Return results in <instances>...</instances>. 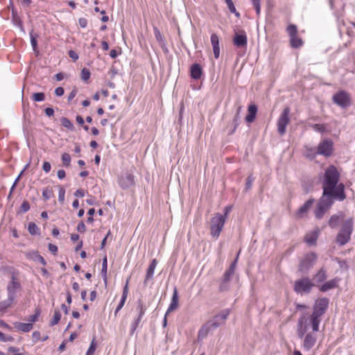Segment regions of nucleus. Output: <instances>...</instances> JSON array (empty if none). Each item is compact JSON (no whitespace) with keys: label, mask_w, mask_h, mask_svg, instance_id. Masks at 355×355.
<instances>
[{"label":"nucleus","mask_w":355,"mask_h":355,"mask_svg":"<svg viewBox=\"0 0 355 355\" xmlns=\"http://www.w3.org/2000/svg\"><path fill=\"white\" fill-rule=\"evenodd\" d=\"M329 304V300L327 297H321L316 300L313 306V313L309 316V324L312 329L311 332L307 333L303 340L302 348L304 352L310 351L315 345L317 336L315 333L319 331V325L322 318L326 313Z\"/></svg>","instance_id":"1"},{"label":"nucleus","mask_w":355,"mask_h":355,"mask_svg":"<svg viewBox=\"0 0 355 355\" xmlns=\"http://www.w3.org/2000/svg\"><path fill=\"white\" fill-rule=\"evenodd\" d=\"M340 173L336 167L331 165L324 171L322 184V194L336 198L339 201H343L346 198L345 185L338 183Z\"/></svg>","instance_id":"2"},{"label":"nucleus","mask_w":355,"mask_h":355,"mask_svg":"<svg viewBox=\"0 0 355 355\" xmlns=\"http://www.w3.org/2000/svg\"><path fill=\"white\" fill-rule=\"evenodd\" d=\"M353 228L354 221L352 218H349L343 223L340 230L336 238V243L338 245L343 246L349 241Z\"/></svg>","instance_id":"3"},{"label":"nucleus","mask_w":355,"mask_h":355,"mask_svg":"<svg viewBox=\"0 0 355 355\" xmlns=\"http://www.w3.org/2000/svg\"><path fill=\"white\" fill-rule=\"evenodd\" d=\"M315 283L308 277H303L294 282L293 291L297 295H303L309 294L314 286Z\"/></svg>","instance_id":"4"},{"label":"nucleus","mask_w":355,"mask_h":355,"mask_svg":"<svg viewBox=\"0 0 355 355\" xmlns=\"http://www.w3.org/2000/svg\"><path fill=\"white\" fill-rule=\"evenodd\" d=\"M225 223V216L217 213L210 221V234L213 238L218 239Z\"/></svg>","instance_id":"5"},{"label":"nucleus","mask_w":355,"mask_h":355,"mask_svg":"<svg viewBox=\"0 0 355 355\" xmlns=\"http://www.w3.org/2000/svg\"><path fill=\"white\" fill-rule=\"evenodd\" d=\"M334 200H336V198L323 194L322 195L315 210V216L318 219H321L323 217L325 211L334 204Z\"/></svg>","instance_id":"6"},{"label":"nucleus","mask_w":355,"mask_h":355,"mask_svg":"<svg viewBox=\"0 0 355 355\" xmlns=\"http://www.w3.org/2000/svg\"><path fill=\"white\" fill-rule=\"evenodd\" d=\"M137 312V316L136 318L134 319V320L131 322L130 324V335H133L135 331L137 330V327H139V323L141 322V320L144 315L146 307L142 301V300H138L137 302V308H136Z\"/></svg>","instance_id":"7"},{"label":"nucleus","mask_w":355,"mask_h":355,"mask_svg":"<svg viewBox=\"0 0 355 355\" xmlns=\"http://www.w3.org/2000/svg\"><path fill=\"white\" fill-rule=\"evenodd\" d=\"M318 154L325 157H331L334 153V142L331 139L324 138L320 141L317 146Z\"/></svg>","instance_id":"8"},{"label":"nucleus","mask_w":355,"mask_h":355,"mask_svg":"<svg viewBox=\"0 0 355 355\" xmlns=\"http://www.w3.org/2000/svg\"><path fill=\"white\" fill-rule=\"evenodd\" d=\"M291 110L288 107H285L281 113L277 120V130L279 135H283L286 130V126L290 122Z\"/></svg>","instance_id":"9"},{"label":"nucleus","mask_w":355,"mask_h":355,"mask_svg":"<svg viewBox=\"0 0 355 355\" xmlns=\"http://www.w3.org/2000/svg\"><path fill=\"white\" fill-rule=\"evenodd\" d=\"M317 259L318 256L314 252H311L306 254L299 264V271L301 272H306L309 271L311 268H313Z\"/></svg>","instance_id":"10"},{"label":"nucleus","mask_w":355,"mask_h":355,"mask_svg":"<svg viewBox=\"0 0 355 355\" xmlns=\"http://www.w3.org/2000/svg\"><path fill=\"white\" fill-rule=\"evenodd\" d=\"M287 33L290 37V44L293 49H297L302 46V40L297 36V28L294 24H290L286 28Z\"/></svg>","instance_id":"11"},{"label":"nucleus","mask_w":355,"mask_h":355,"mask_svg":"<svg viewBox=\"0 0 355 355\" xmlns=\"http://www.w3.org/2000/svg\"><path fill=\"white\" fill-rule=\"evenodd\" d=\"M21 288V286L19 281L14 275H12L11 281L8 284L6 288L8 292V298L14 302L17 297V291H20Z\"/></svg>","instance_id":"12"},{"label":"nucleus","mask_w":355,"mask_h":355,"mask_svg":"<svg viewBox=\"0 0 355 355\" xmlns=\"http://www.w3.org/2000/svg\"><path fill=\"white\" fill-rule=\"evenodd\" d=\"M236 262V259L234 261V263L231 264L230 268L225 272L223 277L219 286V291L220 292H224L229 289L230 277L234 272V267Z\"/></svg>","instance_id":"13"},{"label":"nucleus","mask_w":355,"mask_h":355,"mask_svg":"<svg viewBox=\"0 0 355 355\" xmlns=\"http://www.w3.org/2000/svg\"><path fill=\"white\" fill-rule=\"evenodd\" d=\"M230 311L229 309L223 310L220 313L216 315L211 320L208 322L209 325H211L214 329L218 328L220 325L225 322L228 315H230Z\"/></svg>","instance_id":"14"},{"label":"nucleus","mask_w":355,"mask_h":355,"mask_svg":"<svg viewBox=\"0 0 355 355\" xmlns=\"http://www.w3.org/2000/svg\"><path fill=\"white\" fill-rule=\"evenodd\" d=\"M334 102L343 108L347 107L350 105V98L345 92H340L333 96Z\"/></svg>","instance_id":"15"},{"label":"nucleus","mask_w":355,"mask_h":355,"mask_svg":"<svg viewBox=\"0 0 355 355\" xmlns=\"http://www.w3.org/2000/svg\"><path fill=\"white\" fill-rule=\"evenodd\" d=\"M135 184V177L132 174L126 173L119 179V184L123 189H126Z\"/></svg>","instance_id":"16"},{"label":"nucleus","mask_w":355,"mask_h":355,"mask_svg":"<svg viewBox=\"0 0 355 355\" xmlns=\"http://www.w3.org/2000/svg\"><path fill=\"white\" fill-rule=\"evenodd\" d=\"M310 325L309 322L307 323V320L306 319L304 315L301 316L297 324V334L300 338L303 339L306 334L307 327Z\"/></svg>","instance_id":"17"},{"label":"nucleus","mask_w":355,"mask_h":355,"mask_svg":"<svg viewBox=\"0 0 355 355\" xmlns=\"http://www.w3.org/2000/svg\"><path fill=\"white\" fill-rule=\"evenodd\" d=\"M340 282V279L338 277H335L331 280H329L321 286H319V290L321 292H327L329 290L337 288L338 286V282Z\"/></svg>","instance_id":"18"},{"label":"nucleus","mask_w":355,"mask_h":355,"mask_svg":"<svg viewBox=\"0 0 355 355\" xmlns=\"http://www.w3.org/2000/svg\"><path fill=\"white\" fill-rule=\"evenodd\" d=\"M233 42L234 44L238 48L245 47L248 42L245 33L243 31L241 33H236Z\"/></svg>","instance_id":"19"},{"label":"nucleus","mask_w":355,"mask_h":355,"mask_svg":"<svg viewBox=\"0 0 355 355\" xmlns=\"http://www.w3.org/2000/svg\"><path fill=\"white\" fill-rule=\"evenodd\" d=\"M128 282H129V279H127L125 285L123 288V293H122L121 300L114 311L115 316L117 315L118 312L123 307L124 304L126 301L128 294Z\"/></svg>","instance_id":"20"},{"label":"nucleus","mask_w":355,"mask_h":355,"mask_svg":"<svg viewBox=\"0 0 355 355\" xmlns=\"http://www.w3.org/2000/svg\"><path fill=\"white\" fill-rule=\"evenodd\" d=\"M211 43L213 47L214 58L218 59L220 56L219 37L216 33L211 35Z\"/></svg>","instance_id":"21"},{"label":"nucleus","mask_w":355,"mask_h":355,"mask_svg":"<svg viewBox=\"0 0 355 355\" xmlns=\"http://www.w3.org/2000/svg\"><path fill=\"white\" fill-rule=\"evenodd\" d=\"M178 301H179V297H178V290L175 287L173 289V296L171 298V301L170 305L166 311V315L168 314L169 313H171V311H174L175 309H176L178 308Z\"/></svg>","instance_id":"22"},{"label":"nucleus","mask_w":355,"mask_h":355,"mask_svg":"<svg viewBox=\"0 0 355 355\" xmlns=\"http://www.w3.org/2000/svg\"><path fill=\"white\" fill-rule=\"evenodd\" d=\"M344 218L343 212H340L338 214L332 215L329 220V225L331 228L334 229L338 227L341 220Z\"/></svg>","instance_id":"23"},{"label":"nucleus","mask_w":355,"mask_h":355,"mask_svg":"<svg viewBox=\"0 0 355 355\" xmlns=\"http://www.w3.org/2000/svg\"><path fill=\"white\" fill-rule=\"evenodd\" d=\"M190 72L193 79L198 80L202 74V69L199 64L195 63L191 65Z\"/></svg>","instance_id":"24"},{"label":"nucleus","mask_w":355,"mask_h":355,"mask_svg":"<svg viewBox=\"0 0 355 355\" xmlns=\"http://www.w3.org/2000/svg\"><path fill=\"white\" fill-rule=\"evenodd\" d=\"M327 278V272L324 268H321L314 275L313 279L317 284L324 282Z\"/></svg>","instance_id":"25"},{"label":"nucleus","mask_w":355,"mask_h":355,"mask_svg":"<svg viewBox=\"0 0 355 355\" xmlns=\"http://www.w3.org/2000/svg\"><path fill=\"white\" fill-rule=\"evenodd\" d=\"M12 21L15 26L19 27L21 31L24 32L22 21L13 6H12Z\"/></svg>","instance_id":"26"},{"label":"nucleus","mask_w":355,"mask_h":355,"mask_svg":"<svg viewBox=\"0 0 355 355\" xmlns=\"http://www.w3.org/2000/svg\"><path fill=\"white\" fill-rule=\"evenodd\" d=\"M157 264V260L155 259H153L150 266H148V268L147 269L146 278L144 280V284H147V282L149 279H153Z\"/></svg>","instance_id":"27"},{"label":"nucleus","mask_w":355,"mask_h":355,"mask_svg":"<svg viewBox=\"0 0 355 355\" xmlns=\"http://www.w3.org/2000/svg\"><path fill=\"white\" fill-rule=\"evenodd\" d=\"M314 202L313 198H310L307 201H306L302 206H301L297 210V215L299 217H302L303 215L308 211V210L311 208L313 203Z\"/></svg>","instance_id":"28"},{"label":"nucleus","mask_w":355,"mask_h":355,"mask_svg":"<svg viewBox=\"0 0 355 355\" xmlns=\"http://www.w3.org/2000/svg\"><path fill=\"white\" fill-rule=\"evenodd\" d=\"M248 114L245 116V121L248 123H252L256 118V114L257 112V107L254 104L250 105L248 107Z\"/></svg>","instance_id":"29"},{"label":"nucleus","mask_w":355,"mask_h":355,"mask_svg":"<svg viewBox=\"0 0 355 355\" xmlns=\"http://www.w3.org/2000/svg\"><path fill=\"white\" fill-rule=\"evenodd\" d=\"M14 327L18 331L26 333L29 332L33 329V325L32 323H24L16 322L14 323Z\"/></svg>","instance_id":"30"},{"label":"nucleus","mask_w":355,"mask_h":355,"mask_svg":"<svg viewBox=\"0 0 355 355\" xmlns=\"http://www.w3.org/2000/svg\"><path fill=\"white\" fill-rule=\"evenodd\" d=\"M29 258L35 262H39L43 266H46V262L44 257L40 254L38 251H33L29 253Z\"/></svg>","instance_id":"31"},{"label":"nucleus","mask_w":355,"mask_h":355,"mask_svg":"<svg viewBox=\"0 0 355 355\" xmlns=\"http://www.w3.org/2000/svg\"><path fill=\"white\" fill-rule=\"evenodd\" d=\"M304 148H305L304 155L307 158H309L310 159H313L318 155L317 148H312V147L307 146H306Z\"/></svg>","instance_id":"32"},{"label":"nucleus","mask_w":355,"mask_h":355,"mask_svg":"<svg viewBox=\"0 0 355 355\" xmlns=\"http://www.w3.org/2000/svg\"><path fill=\"white\" fill-rule=\"evenodd\" d=\"M214 329L212 328L211 325H209V322H207L198 331V336L199 338H205L207 336V334L209 331H211Z\"/></svg>","instance_id":"33"},{"label":"nucleus","mask_w":355,"mask_h":355,"mask_svg":"<svg viewBox=\"0 0 355 355\" xmlns=\"http://www.w3.org/2000/svg\"><path fill=\"white\" fill-rule=\"evenodd\" d=\"M318 234L317 232H313L306 234L305 237L306 242L309 245H315L318 239Z\"/></svg>","instance_id":"34"},{"label":"nucleus","mask_w":355,"mask_h":355,"mask_svg":"<svg viewBox=\"0 0 355 355\" xmlns=\"http://www.w3.org/2000/svg\"><path fill=\"white\" fill-rule=\"evenodd\" d=\"M107 257H105L103 259L102 263V269H101V275L105 283H107Z\"/></svg>","instance_id":"35"},{"label":"nucleus","mask_w":355,"mask_h":355,"mask_svg":"<svg viewBox=\"0 0 355 355\" xmlns=\"http://www.w3.org/2000/svg\"><path fill=\"white\" fill-rule=\"evenodd\" d=\"M14 302L7 298L6 300L0 302V312L5 311L8 308L10 307Z\"/></svg>","instance_id":"36"},{"label":"nucleus","mask_w":355,"mask_h":355,"mask_svg":"<svg viewBox=\"0 0 355 355\" xmlns=\"http://www.w3.org/2000/svg\"><path fill=\"white\" fill-rule=\"evenodd\" d=\"M28 230L31 235L40 234V229L35 223L28 224Z\"/></svg>","instance_id":"37"},{"label":"nucleus","mask_w":355,"mask_h":355,"mask_svg":"<svg viewBox=\"0 0 355 355\" xmlns=\"http://www.w3.org/2000/svg\"><path fill=\"white\" fill-rule=\"evenodd\" d=\"M61 318V313L59 310H55L53 319L50 322V326H54L57 324Z\"/></svg>","instance_id":"38"},{"label":"nucleus","mask_w":355,"mask_h":355,"mask_svg":"<svg viewBox=\"0 0 355 355\" xmlns=\"http://www.w3.org/2000/svg\"><path fill=\"white\" fill-rule=\"evenodd\" d=\"M60 121H61L62 125H63L64 128H66L70 130H73V128H74L73 125L67 118L62 117L60 119Z\"/></svg>","instance_id":"39"},{"label":"nucleus","mask_w":355,"mask_h":355,"mask_svg":"<svg viewBox=\"0 0 355 355\" xmlns=\"http://www.w3.org/2000/svg\"><path fill=\"white\" fill-rule=\"evenodd\" d=\"M32 100L35 102H42L45 100V94L43 92L34 93L32 95Z\"/></svg>","instance_id":"40"},{"label":"nucleus","mask_w":355,"mask_h":355,"mask_svg":"<svg viewBox=\"0 0 355 355\" xmlns=\"http://www.w3.org/2000/svg\"><path fill=\"white\" fill-rule=\"evenodd\" d=\"M62 162L64 166H69L71 163V156L69 153H64L62 155Z\"/></svg>","instance_id":"41"},{"label":"nucleus","mask_w":355,"mask_h":355,"mask_svg":"<svg viewBox=\"0 0 355 355\" xmlns=\"http://www.w3.org/2000/svg\"><path fill=\"white\" fill-rule=\"evenodd\" d=\"M96 348V343L95 341V338H94L92 340L90 345L86 352V355H94V353Z\"/></svg>","instance_id":"42"},{"label":"nucleus","mask_w":355,"mask_h":355,"mask_svg":"<svg viewBox=\"0 0 355 355\" xmlns=\"http://www.w3.org/2000/svg\"><path fill=\"white\" fill-rule=\"evenodd\" d=\"M226 3H227V6L228 7L229 10L232 13H234L236 15V17H240V13L236 11L233 1L231 0V1H228V2H227Z\"/></svg>","instance_id":"43"},{"label":"nucleus","mask_w":355,"mask_h":355,"mask_svg":"<svg viewBox=\"0 0 355 355\" xmlns=\"http://www.w3.org/2000/svg\"><path fill=\"white\" fill-rule=\"evenodd\" d=\"M241 107H238L237 109V112H236V114H235L234 119H233V125L234 126V129H236L237 127L240 124V116H239V112H240V110H241Z\"/></svg>","instance_id":"44"},{"label":"nucleus","mask_w":355,"mask_h":355,"mask_svg":"<svg viewBox=\"0 0 355 355\" xmlns=\"http://www.w3.org/2000/svg\"><path fill=\"white\" fill-rule=\"evenodd\" d=\"M41 311L40 309H36L35 310V313L32 315H31L28 318V321L30 323L35 322L37 320L39 316L40 315Z\"/></svg>","instance_id":"45"},{"label":"nucleus","mask_w":355,"mask_h":355,"mask_svg":"<svg viewBox=\"0 0 355 355\" xmlns=\"http://www.w3.org/2000/svg\"><path fill=\"white\" fill-rule=\"evenodd\" d=\"M90 71L87 68H83L82 70H81V78L83 81H87L90 78Z\"/></svg>","instance_id":"46"},{"label":"nucleus","mask_w":355,"mask_h":355,"mask_svg":"<svg viewBox=\"0 0 355 355\" xmlns=\"http://www.w3.org/2000/svg\"><path fill=\"white\" fill-rule=\"evenodd\" d=\"M53 196V192L51 189L46 188L42 191V196L45 200H49Z\"/></svg>","instance_id":"47"},{"label":"nucleus","mask_w":355,"mask_h":355,"mask_svg":"<svg viewBox=\"0 0 355 355\" xmlns=\"http://www.w3.org/2000/svg\"><path fill=\"white\" fill-rule=\"evenodd\" d=\"M311 127L316 132H324L325 131V127L324 125L320 124H313Z\"/></svg>","instance_id":"48"},{"label":"nucleus","mask_w":355,"mask_h":355,"mask_svg":"<svg viewBox=\"0 0 355 355\" xmlns=\"http://www.w3.org/2000/svg\"><path fill=\"white\" fill-rule=\"evenodd\" d=\"M64 196H65V189L62 187H60L58 192V200L61 203H63L64 201Z\"/></svg>","instance_id":"49"},{"label":"nucleus","mask_w":355,"mask_h":355,"mask_svg":"<svg viewBox=\"0 0 355 355\" xmlns=\"http://www.w3.org/2000/svg\"><path fill=\"white\" fill-rule=\"evenodd\" d=\"M20 209L23 213L27 212L30 209V205L28 202L26 200L24 201L20 207Z\"/></svg>","instance_id":"50"},{"label":"nucleus","mask_w":355,"mask_h":355,"mask_svg":"<svg viewBox=\"0 0 355 355\" xmlns=\"http://www.w3.org/2000/svg\"><path fill=\"white\" fill-rule=\"evenodd\" d=\"M30 37H31V46L33 47V49L34 51H35L36 49H37V42L36 37H35L31 33H30Z\"/></svg>","instance_id":"51"},{"label":"nucleus","mask_w":355,"mask_h":355,"mask_svg":"<svg viewBox=\"0 0 355 355\" xmlns=\"http://www.w3.org/2000/svg\"><path fill=\"white\" fill-rule=\"evenodd\" d=\"M77 230L80 233H83L86 231V226L83 221L78 223Z\"/></svg>","instance_id":"52"},{"label":"nucleus","mask_w":355,"mask_h":355,"mask_svg":"<svg viewBox=\"0 0 355 355\" xmlns=\"http://www.w3.org/2000/svg\"><path fill=\"white\" fill-rule=\"evenodd\" d=\"M69 56L73 60L76 61L78 59V55L77 53L73 50H70L69 51Z\"/></svg>","instance_id":"53"},{"label":"nucleus","mask_w":355,"mask_h":355,"mask_svg":"<svg viewBox=\"0 0 355 355\" xmlns=\"http://www.w3.org/2000/svg\"><path fill=\"white\" fill-rule=\"evenodd\" d=\"M42 168L45 173H49L51 169V165L48 162H44L42 166Z\"/></svg>","instance_id":"54"},{"label":"nucleus","mask_w":355,"mask_h":355,"mask_svg":"<svg viewBox=\"0 0 355 355\" xmlns=\"http://www.w3.org/2000/svg\"><path fill=\"white\" fill-rule=\"evenodd\" d=\"M78 24L81 28H85L87 26V20L84 17H81L78 19Z\"/></svg>","instance_id":"55"},{"label":"nucleus","mask_w":355,"mask_h":355,"mask_svg":"<svg viewBox=\"0 0 355 355\" xmlns=\"http://www.w3.org/2000/svg\"><path fill=\"white\" fill-rule=\"evenodd\" d=\"M154 31H155V36L158 42H162L163 41V38H162V35L160 33V31L157 28H155L154 29Z\"/></svg>","instance_id":"56"},{"label":"nucleus","mask_w":355,"mask_h":355,"mask_svg":"<svg viewBox=\"0 0 355 355\" xmlns=\"http://www.w3.org/2000/svg\"><path fill=\"white\" fill-rule=\"evenodd\" d=\"M253 180L254 178H252L251 175L248 177L245 184L246 189H249L251 188Z\"/></svg>","instance_id":"57"},{"label":"nucleus","mask_w":355,"mask_h":355,"mask_svg":"<svg viewBox=\"0 0 355 355\" xmlns=\"http://www.w3.org/2000/svg\"><path fill=\"white\" fill-rule=\"evenodd\" d=\"M77 89L76 88H73L72 89V91L69 93V96H68V101H71L72 99H73V98L76 96L77 94Z\"/></svg>","instance_id":"58"},{"label":"nucleus","mask_w":355,"mask_h":355,"mask_svg":"<svg viewBox=\"0 0 355 355\" xmlns=\"http://www.w3.org/2000/svg\"><path fill=\"white\" fill-rule=\"evenodd\" d=\"M64 90L62 87H58L55 89V94L58 96H61L64 94Z\"/></svg>","instance_id":"59"},{"label":"nucleus","mask_w":355,"mask_h":355,"mask_svg":"<svg viewBox=\"0 0 355 355\" xmlns=\"http://www.w3.org/2000/svg\"><path fill=\"white\" fill-rule=\"evenodd\" d=\"M49 250L53 254H55L58 252V247L52 243H49L48 245Z\"/></svg>","instance_id":"60"},{"label":"nucleus","mask_w":355,"mask_h":355,"mask_svg":"<svg viewBox=\"0 0 355 355\" xmlns=\"http://www.w3.org/2000/svg\"><path fill=\"white\" fill-rule=\"evenodd\" d=\"M44 112H45L46 116H52L54 114V110L52 107H46L44 110Z\"/></svg>","instance_id":"61"},{"label":"nucleus","mask_w":355,"mask_h":355,"mask_svg":"<svg viewBox=\"0 0 355 355\" xmlns=\"http://www.w3.org/2000/svg\"><path fill=\"white\" fill-rule=\"evenodd\" d=\"M74 196L79 198H83L85 196V191L83 189H77L75 193Z\"/></svg>","instance_id":"62"},{"label":"nucleus","mask_w":355,"mask_h":355,"mask_svg":"<svg viewBox=\"0 0 355 355\" xmlns=\"http://www.w3.org/2000/svg\"><path fill=\"white\" fill-rule=\"evenodd\" d=\"M58 178L60 180L64 179L66 176V173L63 169H60L58 171Z\"/></svg>","instance_id":"63"},{"label":"nucleus","mask_w":355,"mask_h":355,"mask_svg":"<svg viewBox=\"0 0 355 355\" xmlns=\"http://www.w3.org/2000/svg\"><path fill=\"white\" fill-rule=\"evenodd\" d=\"M232 207L230 206H227L224 208V214H222V216H225V220L227 219V215L231 211Z\"/></svg>","instance_id":"64"}]
</instances>
